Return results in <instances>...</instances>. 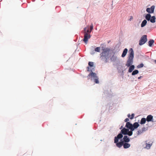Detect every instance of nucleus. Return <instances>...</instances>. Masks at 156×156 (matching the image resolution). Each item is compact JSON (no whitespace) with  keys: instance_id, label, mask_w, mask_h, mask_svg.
<instances>
[{"instance_id":"33","label":"nucleus","mask_w":156,"mask_h":156,"mask_svg":"<svg viewBox=\"0 0 156 156\" xmlns=\"http://www.w3.org/2000/svg\"><path fill=\"white\" fill-rule=\"evenodd\" d=\"M122 126L120 128V129H122Z\"/></svg>"},{"instance_id":"34","label":"nucleus","mask_w":156,"mask_h":156,"mask_svg":"<svg viewBox=\"0 0 156 156\" xmlns=\"http://www.w3.org/2000/svg\"><path fill=\"white\" fill-rule=\"evenodd\" d=\"M155 63H156V60H155Z\"/></svg>"},{"instance_id":"7","label":"nucleus","mask_w":156,"mask_h":156,"mask_svg":"<svg viewBox=\"0 0 156 156\" xmlns=\"http://www.w3.org/2000/svg\"><path fill=\"white\" fill-rule=\"evenodd\" d=\"M155 9V6L152 5L150 8H147L146 11L149 13H154Z\"/></svg>"},{"instance_id":"30","label":"nucleus","mask_w":156,"mask_h":156,"mask_svg":"<svg viewBox=\"0 0 156 156\" xmlns=\"http://www.w3.org/2000/svg\"><path fill=\"white\" fill-rule=\"evenodd\" d=\"M129 119L128 118H126L125 119V120H124V121L126 122H128V121H129Z\"/></svg>"},{"instance_id":"25","label":"nucleus","mask_w":156,"mask_h":156,"mask_svg":"<svg viewBox=\"0 0 156 156\" xmlns=\"http://www.w3.org/2000/svg\"><path fill=\"white\" fill-rule=\"evenodd\" d=\"M146 148L147 149H149L151 147L152 145V144H147L146 143Z\"/></svg>"},{"instance_id":"31","label":"nucleus","mask_w":156,"mask_h":156,"mask_svg":"<svg viewBox=\"0 0 156 156\" xmlns=\"http://www.w3.org/2000/svg\"><path fill=\"white\" fill-rule=\"evenodd\" d=\"M142 77V76H140L138 78V79H141Z\"/></svg>"},{"instance_id":"8","label":"nucleus","mask_w":156,"mask_h":156,"mask_svg":"<svg viewBox=\"0 0 156 156\" xmlns=\"http://www.w3.org/2000/svg\"><path fill=\"white\" fill-rule=\"evenodd\" d=\"M125 127L129 129H130L131 130H134V129L133 128V125L130 123L129 122H126Z\"/></svg>"},{"instance_id":"29","label":"nucleus","mask_w":156,"mask_h":156,"mask_svg":"<svg viewBox=\"0 0 156 156\" xmlns=\"http://www.w3.org/2000/svg\"><path fill=\"white\" fill-rule=\"evenodd\" d=\"M143 131L141 130H138V134H140L141 133H142Z\"/></svg>"},{"instance_id":"5","label":"nucleus","mask_w":156,"mask_h":156,"mask_svg":"<svg viewBox=\"0 0 156 156\" xmlns=\"http://www.w3.org/2000/svg\"><path fill=\"white\" fill-rule=\"evenodd\" d=\"M147 36L146 35H143L139 41V45H142L144 44L147 41Z\"/></svg>"},{"instance_id":"23","label":"nucleus","mask_w":156,"mask_h":156,"mask_svg":"<svg viewBox=\"0 0 156 156\" xmlns=\"http://www.w3.org/2000/svg\"><path fill=\"white\" fill-rule=\"evenodd\" d=\"M138 71L137 70H136L133 72L132 73V75H134L136 74H138Z\"/></svg>"},{"instance_id":"13","label":"nucleus","mask_w":156,"mask_h":156,"mask_svg":"<svg viewBox=\"0 0 156 156\" xmlns=\"http://www.w3.org/2000/svg\"><path fill=\"white\" fill-rule=\"evenodd\" d=\"M133 128L134 129V130L135 129H136L139 126V124L137 122H135L133 123Z\"/></svg>"},{"instance_id":"26","label":"nucleus","mask_w":156,"mask_h":156,"mask_svg":"<svg viewBox=\"0 0 156 156\" xmlns=\"http://www.w3.org/2000/svg\"><path fill=\"white\" fill-rule=\"evenodd\" d=\"M100 47H97L95 49V51H96L99 52L100 51Z\"/></svg>"},{"instance_id":"2","label":"nucleus","mask_w":156,"mask_h":156,"mask_svg":"<svg viewBox=\"0 0 156 156\" xmlns=\"http://www.w3.org/2000/svg\"><path fill=\"white\" fill-rule=\"evenodd\" d=\"M123 135L121 133L119 134L114 139V143L116 144V146L119 148H120L123 144L124 142L128 143L130 141V139L126 136H125L123 138V140H121L120 142H118L119 139L122 138Z\"/></svg>"},{"instance_id":"3","label":"nucleus","mask_w":156,"mask_h":156,"mask_svg":"<svg viewBox=\"0 0 156 156\" xmlns=\"http://www.w3.org/2000/svg\"><path fill=\"white\" fill-rule=\"evenodd\" d=\"M101 50L102 51L100 54V58L101 60L105 63L107 62L108 59L109 58V55L112 51L108 48H105L102 47Z\"/></svg>"},{"instance_id":"22","label":"nucleus","mask_w":156,"mask_h":156,"mask_svg":"<svg viewBox=\"0 0 156 156\" xmlns=\"http://www.w3.org/2000/svg\"><path fill=\"white\" fill-rule=\"evenodd\" d=\"M134 114L133 113L131 115L129 114L128 115V117L130 119H133L134 116Z\"/></svg>"},{"instance_id":"28","label":"nucleus","mask_w":156,"mask_h":156,"mask_svg":"<svg viewBox=\"0 0 156 156\" xmlns=\"http://www.w3.org/2000/svg\"><path fill=\"white\" fill-rule=\"evenodd\" d=\"M143 66H144L143 64H140L137 67L139 68H140L142 67Z\"/></svg>"},{"instance_id":"11","label":"nucleus","mask_w":156,"mask_h":156,"mask_svg":"<svg viewBox=\"0 0 156 156\" xmlns=\"http://www.w3.org/2000/svg\"><path fill=\"white\" fill-rule=\"evenodd\" d=\"M128 51V49L127 48H125L123 51V52L122 55V57H124L126 55Z\"/></svg>"},{"instance_id":"27","label":"nucleus","mask_w":156,"mask_h":156,"mask_svg":"<svg viewBox=\"0 0 156 156\" xmlns=\"http://www.w3.org/2000/svg\"><path fill=\"white\" fill-rule=\"evenodd\" d=\"M93 23H92L91 24V25L90 26V33L91 31L93 30Z\"/></svg>"},{"instance_id":"9","label":"nucleus","mask_w":156,"mask_h":156,"mask_svg":"<svg viewBox=\"0 0 156 156\" xmlns=\"http://www.w3.org/2000/svg\"><path fill=\"white\" fill-rule=\"evenodd\" d=\"M129 131V129L125 128H123L121 130V134L122 135H127L128 132Z\"/></svg>"},{"instance_id":"21","label":"nucleus","mask_w":156,"mask_h":156,"mask_svg":"<svg viewBox=\"0 0 156 156\" xmlns=\"http://www.w3.org/2000/svg\"><path fill=\"white\" fill-rule=\"evenodd\" d=\"M154 42V41L153 40H150L148 42L149 46L150 47H151L152 44Z\"/></svg>"},{"instance_id":"14","label":"nucleus","mask_w":156,"mask_h":156,"mask_svg":"<svg viewBox=\"0 0 156 156\" xmlns=\"http://www.w3.org/2000/svg\"><path fill=\"white\" fill-rule=\"evenodd\" d=\"M135 68V66L134 65L130 66L129 68L128 72L129 73H131L134 70Z\"/></svg>"},{"instance_id":"4","label":"nucleus","mask_w":156,"mask_h":156,"mask_svg":"<svg viewBox=\"0 0 156 156\" xmlns=\"http://www.w3.org/2000/svg\"><path fill=\"white\" fill-rule=\"evenodd\" d=\"M129 55L126 64V66L127 67L130 66L133 64L134 58V51L132 48H131L129 50Z\"/></svg>"},{"instance_id":"1","label":"nucleus","mask_w":156,"mask_h":156,"mask_svg":"<svg viewBox=\"0 0 156 156\" xmlns=\"http://www.w3.org/2000/svg\"><path fill=\"white\" fill-rule=\"evenodd\" d=\"M88 65L90 67L92 68L91 69L89 67H87V71L90 72V73L88 74V76L89 77H91V80H94L95 83H99L98 78L96 74L93 72V71H94V66L93 62H89Z\"/></svg>"},{"instance_id":"15","label":"nucleus","mask_w":156,"mask_h":156,"mask_svg":"<svg viewBox=\"0 0 156 156\" xmlns=\"http://www.w3.org/2000/svg\"><path fill=\"white\" fill-rule=\"evenodd\" d=\"M146 120L145 118H143L141 119L140 123L141 124H144L145 123Z\"/></svg>"},{"instance_id":"20","label":"nucleus","mask_w":156,"mask_h":156,"mask_svg":"<svg viewBox=\"0 0 156 156\" xmlns=\"http://www.w3.org/2000/svg\"><path fill=\"white\" fill-rule=\"evenodd\" d=\"M117 57L114 55H113L111 58V60L112 61L114 62L116 60Z\"/></svg>"},{"instance_id":"32","label":"nucleus","mask_w":156,"mask_h":156,"mask_svg":"<svg viewBox=\"0 0 156 156\" xmlns=\"http://www.w3.org/2000/svg\"><path fill=\"white\" fill-rule=\"evenodd\" d=\"M133 19V17L132 16H131V18L130 19H129V20L130 21L131 20V19Z\"/></svg>"},{"instance_id":"10","label":"nucleus","mask_w":156,"mask_h":156,"mask_svg":"<svg viewBox=\"0 0 156 156\" xmlns=\"http://www.w3.org/2000/svg\"><path fill=\"white\" fill-rule=\"evenodd\" d=\"M153 119V116L151 115H150L147 116L146 119L147 122H153L152 120Z\"/></svg>"},{"instance_id":"16","label":"nucleus","mask_w":156,"mask_h":156,"mask_svg":"<svg viewBox=\"0 0 156 156\" xmlns=\"http://www.w3.org/2000/svg\"><path fill=\"white\" fill-rule=\"evenodd\" d=\"M84 34H85L86 33L87 34H90V33L89 32L90 31L88 29H87V28L86 27H85L84 29Z\"/></svg>"},{"instance_id":"17","label":"nucleus","mask_w":156,"mask_h":156,"mask_svg":"<svg viewBox=\"0 0 156 156\" xmlns=\"http://www.w3.org/2000/svg\"><path fill=\"white\" fill-rule=\"evenodd\" d=\"M151 17V15L149 13L146 15L145 16V19L148 21H149Z\"/></svg>"},{"instance_id":"19","label":"nucleus","mask_w":156,"mask_h":156,"mask_svg":"<svg viewBox=\"0 0 156 156\" xmlns=\"http://www.w3.org/2000/svg\"><path fill=\"white\" fill-rule=\"evenodd\" d=\"M147 23V21L146 20H144L141 24V27H143L145 26Z\"/></svg>"},{"instance_id":"24","label":"nucleus","mask_w":156,"mask_h":156,"mask_svg":"<svg viewBox=\"0 0 156 156\" xmlns=\"http://www.w3.org/2000/svg\"><path fill=\"white\" fill-rule=\"evenodd\" d=\"M133 130H131L130 131H129H129L127 133V135H128L129 136H131L133 134Z\"/></svg>"},{"instance_id":"6","label":"nucleus","mask_w":156,"mask_h":156,"mask_svg":"<svg viewBox=\"0 0 156 156\" xmlns=\"http://www.w3.org/2000/svg\"><path fill=\"white\" fill-rule=\"evenodd\" d=\"M84 38L83 39V41L84 42L87 44V43L88 40L91 37V35L90 34H88L87 33H85L84 34Z\"/></svg>"},{"instance_id":"12","label":"nucleus","mask_w":156,"mask_h":156,"mask_svg":"<svg viewBox=\"0 0 156 156\" xmlns=\"http://www.w3.org/2000/svg\"><path fill=\"white\" fill-rule=\"evenodd\" d=\"M123 147L124 148L126 149L128 148L130 146V144H129L128 143H123Z\"/></svg>"},{"instance_id":"18","label":"nucleus","mask_w":156,"mask_h":156,"mask_svg":"<svg viewBox=\"0 0 156 156\" xmlns=\"http://www.w3.org/2000/svg\"><path fill=\"white\" fill-rule=\"evenodd\" d=\"M156 19L155 17L154 16H153L151 17L150 18V21L151 23H154L155 22V20Z\"/></svg>"}]
</instances>
